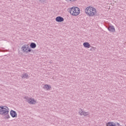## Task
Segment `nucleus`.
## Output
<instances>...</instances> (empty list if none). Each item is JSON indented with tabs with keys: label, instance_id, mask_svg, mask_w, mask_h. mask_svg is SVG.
Instances as JSON below:
<instances>
[{
	"label": "nucleus",
	"instance_id": "f257e3e1",
	"mask_svg": "<svg viewBox=\"0 0 126 126\" xmlns=\"http://www.w3.org/2000/svg\"><path fill=\"white\" fill-rule=\"evenodd\" d=\"M85 12L88 16H94L97 14L96 8L92 6H88L85 9Z\"/></svg>",
	"mask_w": 126,
	"mask_h": 126
},
{
	"label": "nucleus",
	"instance_id": "f03ea898",
	"mask_svg": "<svg viewBox=\"0 0 126 126\" xmlns=\"http://www.w3.org/2000/svg\"><path fill=\"white\" fill-rule=\"evenodd\" d=\"M70 13L73 16H77L80 13V9L77 7H72L70 9Z\"/></svg>",
	"mask_w": 126,
	"mask_h": 126
},
{
	"label": "nucleus",
	"instance_id": "7ed1b4c3",
	"mask_svg": "<svg viewBox=\"0 0 126 126\" xmlns=\"http://www.w3.org/2000/svg\"><path fill=\"white\" fill-rule=\"evenodd\" d=\"M24 99H26V101L29 103V104H30V105H35L36 103H37V101L32 97L25 96Z\"/></svg>",
	"mask_w": 126,
	"mask_h": 126
},
{
	"label": "nucleus",
	"instance_id": "20e7f679",
	"mask_svg": "<svg viewBox=\"0 0 126 126\" xmlns=\"http://www.w3.org/2000/svg\"><path fill=\"white\" fill-rule=\"evenodd\" d=\"M9 111H0V115L3 116L4 119H9L10 116L8 114Z\"/></svg>",
	"mask_w": 126,
	"mask_h": 126
},
{
	"label": "nucleus",
	"instance_id": "39448f33",
	"mask_svg": "<svg viewBox=\"0 0 126 126\" xmlns=\"http://www.w3.org/2000/svg\"><path fill=\"white\" fill-rule=\"evenodd\" d=\"M21 49L22 51H23V52H25V53H30V52H31V48L29 47V45H24Z\"/></svg>",
	"mask_w": 126,
	"mask_h": 126
},
{
	"label": "nucleus",
	"instance_id": "423d86ee",
	"mask_svg": "<svg viewBox=\"0 0 126 126\" xmlns=\"http://www.w3.org/2000/svg\"><path fill=\"white\" fill-rule=\"evenodd\" d=\"M107 29L109 32H112V33L116 32V29H115V27L113 25L109 26Z\"/></svg>",
	"mask_w": 126,
	"mask_h": 126
},
{
	"label": "nucleus",
	"instance_id": "0eeeda50",
	"mask_svg": "<svg viewBox=\"0 0 126 126\" xmlns=\"http://www.w3.org/2000/svg\"><path fill=\"white\" fill-rule=\"evenodd\" d=\"M43 88V89H44V90L49 91V90H50L51 88H52V87L50 85L46 84L44 86Z\"/></svg>",
	"mask_w": 126,
	"mask_h": 126
},
{
	"label": "nucleus",
	"instance_id": "6e6552de",
	"mask_svg": "<svg viewBox=\"0 0 126 126\" xmlns=\"http://www.w3.org/2000/svg\"><path fill=\"white\" fill-rule=\"evenodd\" d=\"M10 115L11 116L12 118H17V113H16L15 111H11Z\"/></svg>",
	"mask_w": 126,
	"mask_h": 126
},
{
	"label": "nucleus",
	"instance_id": "1a4fd4ad",
	"mask_svg": "<svg viewBox=\"0 0 126 126\" xmlns=\"http://www.w3.org/2000/svg\"><path fill=\"white\" fill-rule=\"evenodd\" d=\"M63 20H64V19L61 16H58L56 18V21H57V22H63Z\"/></svg>",
	"mask_w": 126,
	"mask_h": 126
},
{
	"label": "nucleus",
	"instance_id": "9d476101",
	"mask_svg": "<svg viewBox=\"0 0 126 126\" xmlns=\"http://www.w3.org/2000/svg\"><path fill=\"white\" fill-rule=\"evenodd\" d=\"M8 107H7V106H0V111H8Z\"/></svg>",
	"mask_w": 126,
	"mask_h": 126
},
{
	"label": "nucleus",
	"instance_id": "9b49d317",
	"mask_svg": "<svg viewBox=\"0 0 126 126\" xmlns=\"http://www.w3.org/2000/svg\"><path fill=\"white\" fill-rule=\"evenodd\" d=\"M79 114H80V116H87L89 113L84 111H80Z\"/></svg>",
	"mask_w": 126,
	"mask_h": 126
},
{
	"label": "nucleus",
	"instance_id": "f8f14e48",
	"mask_svg": "<svg viewBox=\"0 0 126 126\" xmlns=\"http://www.w3.org/2000/svg\"><path fill=\"white\" fill-rule=\"evenodd\" d=\"M83 46L85 48H87V49H89V48H91V45L88 42H84L83 43Z\"/></svg>",
	"mask_w": 126,
	"mask_h": 126
},
{
	"label": "nucleus",
	"instance_id": "ddd939ff",
	"mask_svg": "<svg viewBox=\"0 0 126 126\" xmlns=\"http://www.w3.org/2000/svg\"><path fill=\"white\" fill-rule=\"evenodd\" d=\"M30 47L32 48V49H35V48L37 47V45H36V43L32 42L30 44Z\"/></svg>",
	"mask_w": 126,
	"mask_h": 126
},
{
	"label": "nucleus",
	"instance_id": "4468645a",
	"mask_svg": "<svg viewBox=\"0 0 126 126\" xmlns=\"http://www.w3.org/2000/svg\"><path fill=\"white\" fill-rule=\"evenodd\" d=\"M22 78H26V79L29 78V76L27 74V73H24L21 76Z\"/></svg>",
	"mask_w": 126,
	"mask_h": 126
},
{
	"label": "nucleus",
	"instance_id": "2eb2a0df",
	"mask_svg": "<svg viewBox=\"0 0 126 126\" xmlns=\"http://www.w3.org/2000/svg\"><path fill=\"white\" fill-rule=\"evenodd\" d=\"M40 1L42 3H46L47 0H40Z\"/></svg>",
	"mask_w": 126,
	"mask_h": 126
},
{
	"label": "nucleus",
	"instance_id": "dca6fc26",
	"mask_svg": "<svg viewBox=\"0 0 126 126\" xmlns=\"http://www.w3.org/2000/svg\"><path fill=\"white\" fill-rule=\"evenodd\" d=\"M96 50V48L94 47H92V48L90 49V51H95Z\"/></svg>",
	"mask_w": 126,
	"mask_h": 126
},
{
	"label": "nucleus",
	"instance_id": "f3484780",
	"mask_svg": "<svg viewBox=\"0 0 126 126\" xmlns=\"http://www.w3.org/2000/svg\"><path fill=\"white\" fill-rule=\"evenodd\" d=\"M118 125L119 126H120V124L118 123Z\"/></svg>",
	"mask_w": 126,
	"mask_h": 126
},
{
	"label": "nucleus",
	"instance_id": "a211bd4d",
	"mask_svg": "<svg viewBox=\"0 0 126 126\" xmlns=\"http://www.w3.org/2000/svg\"><path fill=\"white\" fill-rule=\"evenodd\" d=\"M11 111H13V110H11Z\"/></svg>",
	"mask_w": 126,
	"mask_h": 126
}]
</instances>
